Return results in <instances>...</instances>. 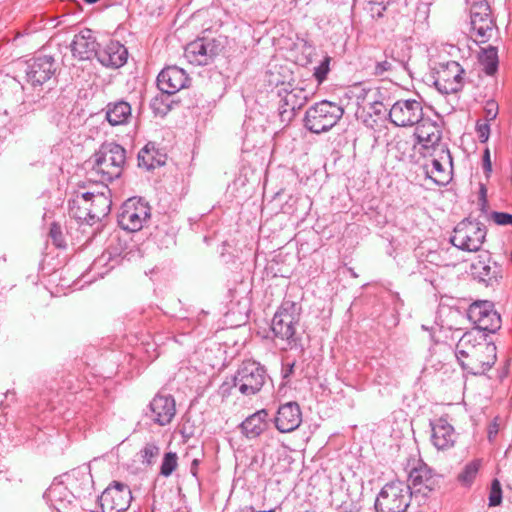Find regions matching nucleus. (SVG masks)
<instances>
[{
	"label": "nucleus",
	"mask_w": 512,
	"mask_h": 512,
	"mask_svg": "<svg viewBox=\"0 0 512 512\" xmlns=\"http://www.w3.org/2000/svg\"><path fill=\"white\" fill-rule=\"evenodd\" d=\"M468 319L475 327L471 331L495 333L501 327V317L490 301H476L467 311Z\"/></svg>",
	"instance_id": "10"
},
{
	"label": "nucleus",
	"mask_w": 512,
	"mask_h": 512,
	"mask_svg": "<svg viewBox=\"0 0 512 512\" xmlns=\"http://www.w3.org/2000/svg\"><path fill=\"white\" fill-rule=\"evenodd\" d=\"M416 125L414 136L416 137L417 142L422 144L421 148L423 151L429 152L430 147L440 143L442 130L437 122L423 117V120Z\"/></svg>",
	"instance_id": "24"
},
{
	"label": "nucleus",
	"mask_w": 512,
	"mask_h": 512,
	"mask_svg": "<svg viewBox=\"0 0 512 512\" xmlns=\"http://www.w3.org/2000/svg\"><path fill=\"white\" fill-rule=\"evenodd\" d=\"M465 70L456 61L440 63L434 74V85L442 94L457 93L464 86Z\"/></svg>",
	"instance_id": "11"
},
{
	"label": "nucleus",
	"mask_w": 512,
	"mask_h": 512,
	"mask_svg": "<svg viewBox=\"0 0 512 512\" xmlns=\"http://www.w3.org/2000/svg\"><path fill=\"white\" fill-rule=\"evenodd\" d=\"M71 497L72 494L61 483L51 485L44 493V498L50 506L58 512L71 511Z\"/></svg>",
	"instance_id": "28"
},
{
	"label": "nucleus",
	"mask_w": 512,
	"mask_h": 512,
	"mask_svg": "<svg viewBox=\"0 0 512 512\" xmlns=\"http://www.w3.org/2000/svg\"><path fill=\"white\" fill-rule=\"evenodd\" d=\"M445 172V168L443 166V162L440 161L438 158L432 159V170L431 172L426 171L427 175L434 180L435 183L438 184H444L445 180L438 179L436 177H433L432 174L436 173L438 175L443 174Z\"/></svg>",
	"instance_id": "42"
},
{
	"label": "nucleus",
	"mask_w": 512,
	"mask_h": 512,
	"mask_svg": "<svg viewBox=\"0 0 512 512\" xmlns=\"http://www.w3.org/2000/svg\"><path fill=\"white\" fill-rule=\"evenodd\" d=\"M274 422L281 433H288L297 429L302 422V413L298 403L288 402L281 405L278 408Z\"/></svg>",
	"instance_id": "22"
},
{
	"label": "nucleus",
	"mask_w": 512,
	"mask_h": 512,
	"mask_svg": "<svg viewBox=\"0 0 512 512\" xmlns=\"http://www.w3.org/2000/svg\"><path fill=\"white\" fill-rule=\"evenodd\" d=\"M294 366H295V362L287 363V364H283L282 365L281 374H282V378L284 380L289 379V377L293 374Z\"/></svg>",
	"instance_id": "49"
},
{
	"label": "nucleus",
	"mask_w": 512,
	"mask_h": 512,
	"mask_svg": "<svg viewBox=\"0 0 512 512\" xmlns=\"http://www.w3.org/2000/svg\"><path fill=\"white\" fill-rule=\"evenodd\" d=\"M88 4L96 3L98 0H84Z\"/></svg>",
	"instance_id": "53"
},
{
	"label": "nucleus",
	"mask_w": 512,
	"mask_h": 512,
	"mask_svg": "<svg viewBox=\"0 0 512 512\" xmlns=\"http://www.w3.org/2000/svg\"><path fill=\"white\" fill-rule=\"evenodd\" d=\"M258 512H275V510L274 509H270V510L258 511Z\"/></svg>",
	"instance_id": "54"
},
{
	"label": "nucleus",
	"mask_w": 512,
	"mask_h": 512,
	"mask_svg": "<svg viewBox=\"0 0 512 512\" xmlns=\"http://www.w3.org/2000/svg\"><path fill=\"white\" fill-rule=\"evenodd\" d=\"M49 237L57 248H64L66 246V241L59 223L53 222L50 225Z\"/></svg>",
	"instance_id": "39"
},
{
	"label": "nucleus",
	"mask_w": 512,
	"mask_h": 512,
	"mask_svg": "<svg viewBox=\"0 0 512 512\" xmlns=\"http://www.w3.org/2000/svg\"><path fill=\"white\" fill-rule=\"evenodd\" d=\"M479 204L481 206V210L486 212L487 207V188L485 185L481 184L479 189Z\"/></svg>",
	"instance_id": "48"
},
{
	"label": "nucleus",
	"mask_w": 512,
	"mask_h": 512,
	"mask_svg": "<svg viewBox=\"0 0 512 512\" xmlns=\"http://www.w3.org/2000/svg\"><path fill=\"white\" fill-rule=\"evenodd\" d=\"M268 412L261 409L248 416L240 425V432L249 440L258 438L269 427Z\"/></svg>",
	"instance_id": "26"
},
{
	"label": "nucleus",
	"mask_w": 512,
	"mask_h": 512,
	"mask_svg": "<svg viewBox=\"0 0 512 512\" xmlns=\"http://www.w3.org/2000/svg\"><path fill=\"white\" fill-rule=\"evenodd\" d=\"M160 454V448L155 443H146L140 450V460L142 464L151 466Z\"/></svg>",
	"instance_id": "34"
},
{
	"label": "nucleus",
	"mask_w": 512,
	"mask_h": 512,
	"mask_svg": "<svg viewBox=\"0 0 512 512\" xmlns=\"http://www.w3.org/2000/svg\"><path fill=\"white\" fill-rule=\"evenodd\" d=\"M88 193L76 194L75 197L69 201V215L79 222L91 224L88 206H87Z\"/></svg>",
	"instance_id": "31"
},
{
	"label": "nucleus",
	"mask_w": 512,
	"mask_h": 512,
	"mask_svg": "<svg viewBox=\"0 0 512 512\" xmlns=\"http://www.w3.org/2000/svg\"><path fill=\"white\" fill-rule=\"evenodd\" d=\"M223 49L222 42L215 38H198L186 45L184 56L189 63L198 66L210 64Z\"/></svg>",
	"instance_id": "12"
},
{
	"label": "nucleus",
	"mask_w": 512,
	"mask_h": 512,
	"mask_svg": "<svg viewBox=\"0 0 512 512\" xmlns=\"http://www.w3.org/2000/svg\"><path fill=\"white\" fill-rule=\"evenodd\" d=\"M56 70V62L52 56L35 57L26 69L27 82L34 87L42 86L55 75Z\"/></svg>",
	"instance_id": "18"
},
{
	"label": "nucleus",
	"mask_w": 512,
	"mask_h": 512,
	"mask_svg": "<svg viewBox=\"0 0 512 512\" xmlns=\"http://www.w3.org/2000/svg\"><path fill=\"white\" fill-rule=\"evenodd\" d=\"M498 110V104L494 100L487 101L484 107L485 120L489 122L496 119Z\"/></svg>",
	"instance_id": "46"
},
{
	"label": "nucleus",
	"mask_w": 512,
	"mask_h": 512,
	"mask_svg": "<svg viewBox=\"0 0 512 512\" xmlns=\"http://www.w3.org/2000/svg\"><path fill=\"white\" fill-rule=\"evenodd\" d=\"M105 111V118L111 126L125 125L132 117L131 105L124 100L108 103Z\"/></svg>",
	"instance_id": "29"
},
{
	"label": "nucleus",
	"mask_w": 512,
	"mask_h": 512,
	"mask_svg": "<svg viewBox=\"0 0 512 512\" xmlns=\"http://www.w3.org/2000/svg\"><path fill=\"white\" fill-rule=\"evenodd\" d=\"M109 259H110V257H109V256H108V257H106V254H103V255L99 258V260H98V261H101V260H109Z\"/></svg>",
	"instance_id": "52"
},
{
	"label": "nucleus",
	"mask_w": 512,
	"mask_h": 512,
	"mask_svg": "<svg viewBox=\"0 0 512 512\" xmlns=\"http://www.w3.org/2000/svg\"><path fill=\"white\" fill-rule=\"evenodd\" d=\"M455 356L462 370L474 376L485 375L497 360V348L479 331H468L456 344Z\"/></svg>",
	"instance_id": "1"
},
{
	"label": "nucleus",
	"mask_w": 512,
	"mask_h": 512,
	"mask_svg": "<svg viewBox=\"0 0 512 512\" xmlns=\"http://www.w3.org/2000/svg\"><path fill=\"white\" fill-rule=\"evenodd\" d=\"M99 44L91 35V30L82 31L76 34L71 43L73 56L80 60H88L97 56Z\"/></svg>",
	"instance_id": "27"
},
{
	"label": "nucleus",
	"mask_w": 512,
	"mask_h": 512,
	"mask_svg": "<svg viewBox=\"0 0 512 512\" xmlns=\"http://www.w3.org/2000/svg\"><path fill=\"white\" fill-rule=\"evenodd\" d=\"M471 273L479 282L487 286H493L503 277L501 265L491 260L490 254H480L475 262L471 264Z\"/></svg>",
	"instance_id": "20"
},
{
	"label": "nucleus",
	"mask_w": 512,
	"mask_h": 512,
	"mask_svg": "<svg viewBox=\"0 0 512 512\" xmlns=\"http://www.w3.org/2000/svg\"><path fill=\"white\" fill-rule=\"evenodd\" d=\"M476 132H477L479 141L481 143H485L489 139V135H490V125H489V123L487 121L486 122H482L480 120L477 121V123H476Z\"/></svg>",
	"instance_id": "45"
},
{
	"label": "nucleus",
	"mask_w": 512,
	"mask_h": 512,
	"mask_svg": "<svg viewBox=\"0 0 512 512\" xmlns=\"http://www.w3.org/2000/svg\"><path fill=\"white\" fill-rule=\"evenodd\" d=\"M91 174L101 182H111L122 175L126 150L115 142H105L93 155Z\"/></svg>",
	"instance_id": "2"
},
{
	"label": "nucleus",
	"mask_w": 512,
	"mask_h": 512,
	"mask_svg": "<svg viewBox=\"0 0 512 512\" xmlns=\"http://www.w3.org/2000/svg\"><path fill=\"white\" fill-rule=\"evenodd\" d=\"M264 366L254 360L243 361L234 375L233 383L244 396H252L261 391L266 382Z\"/></svg>",
	"instance_id": "7"
},
{
	"label": "nucleus",
	"mask_w": 512,
	"mask_h": 512,
	"mask_svg": "<svg viewBox=\"0 0 512 512\" xmlns=\"http://www.w3.org/2000/svg\"><path fill=\"white\" fill-rule=\"evenodd\" d=\"M412 495L409 484L392 481L382 487L374 506L377 512H406Z\"/></svg>",
	"instance_id": "5"
},
{
	"label": "nucleus",
	"mask_w": 512,
	"mask_h": 512,
	"mask_svg": "<svg viewBox=\"0 0 512 512\" xmlns=\"http://www.w3.org/2000/svg\"><path fill=\"white\" fill-rule=\"evenodd\" d=\"M278 111L281 122L289 123L308 101V93L304 88L293 87L290 83L277 88Z\"/></svg>",
	"instance_id": "9"
},
{
	"label": "nucleus",
	"mask_w": 512,
	"mask_h": 512,
	"mask_svg": "<svg viewBox=\"0 0 512 512\" xmlns=\"http://www.w3.org/2000/svg\"><path fill=\"white\" fill-rule=\"evenodd\" d=\"M176 414L175 399L171 395L156 394L147 406L145 416L155 424L165 426Z\"/></svg>",
	"instance_id": "16"
},
{
	"label": "nucleus",
	"mask_w": 512,
	"mask_h": 512,
	"mask_svg": "<svg viewBox=\"0 0 512 512\" xmlns=\"http://www.w3.org/2000/svg\"><path fill=\"white\" fill-rule=\"evenodd\" d=\"M344 109L327 100H323L311 106L305 113L304 125L315 134L329 131L342 118Z\"/></svg>",
	"instance_id": "4"
},
{
	"label": "nucleus",
	"mask_w": 512,
	"mask_h": 512,
	"mask_svg": "<svg viewBox=\"0 0 512 512\" xmlns=\"http://www.w3.org/2000/svg\"><path fill=\"white\" fill-rule=\"evenodd\" d=\"M482 162H483V169H484L485 173L488 176L491 173V171H492V164H491V159H490V151H489L488 148H486L484 153H483Z\"/></svg>",
	"instance_id": "47"
},
{
	"label": "nucleus",
	"mask_w": 512,
	"mask_h": 512,
	"mask_svg": "<svg viewBox=\"0 0 512 512\" xmlns=\"http://www.w3.org/2000/svg\"><path fill=\"white\" fill-rule=\"evenodd\" d=\"M491 219L500 226H512V214L506 212L494 211L491 213Z\"/></svg>",
	"instance_id": "43"
},
{
	"label": "nucleus",
	"mask_w": 512,
	"mask_h": 512,
	"mask_svg": "<svg viewBox=\"0 0 512 512\" xmlns=\"http://www.w3.org/2000/svg\"><path fill=\"white\" fill-rule=\"evenodd\" d=\"M411 491L427 496L439 484V476L425 463L419 461L409 472Z\"/></svg>",
	"instance_id": "17"
},
{
	"label": "nucleus",
	"mask_w": 512,
	"mask_h": 512,
	"mask_svg": "<svg viewBox=\"0 0 512 512\" xmlns=\"http://www.w3.org/2000/svg\"><path fill=\"white\" fill-rule=\"evenodd\" d=\"M170 95L164 92L156 95L150 102V107L155 115L165 116L171 110V104L168 102Z\"/></svg>",
	"instance_id": "33"
},
{
	"label": "nucleus",
	"mask_w": 512,
	"mask_h": 512,
	"mask_svg": "<svg viewBox=\"0 0 512 512\" xmlns=\"http://www.w3.org/2000/svg\"><path fill=\"white\" fill-rule=\"evenodd\" d=\"M178 467V456L175 452H167L164 454L160 466V475L169 477Z\"/></svg>",
	"instance_id": "35"
},
{
	"label": "nucleus",
	"mask_w": 512,
	"mask_h": 512,
	"mask_svg": "<svg viewBox=\"0 0 512 512\" xmlns=\"http://www.w3.org/2000/svg\"><path fill=\"white\" fill-rule=\"evenodd\" d=\"M422 154L424 156H432L433 158L440 159L441 162L449 163L452 165V156L448 147L445 144L438 143L432 147H430V151H423Z\"/></svg>",
	"instance_id": "36"
},
{
	"label": "nucleus",
	"mask_w": 512,
	"mask_h": 512,
	"mask_svg": "<svg viewBox=\"0 0 512 512\" xmlns=\"http://www.w3.org/2000/svg\"><path fill=\"white\" fill-rule=\"evenodd\" d=\"M489 503L490 507L499 506L502 502V488L501 483L498 479H493L489 492Z\"/></svg>",
	"instance_id": "40"
},
{
	"label": "nucleus",
	"mask_w": 512,
	"mask_h": 512,
	"mask_svg": "<svg viewBox=\"0 0 512 512\" xmlns=\"http://www.w3.org/2000/svg\"><path fill=\"white\" fill-rule=\"evenodd\" d=\"M431 442L438 450H447L454 446L457 433L454 427L444 418L430 421Z\"/></svg>",
	"instance_id": "21"
},
{
	"label": "nucleus",
	"mask_w": 512,
	"mask_h": 512,
	"mask_svg": "<svg viewBox=\"0 0 512 512\" xmlns=\"http://www.w3.org/2000/svg\"><path fill=\"white\" fill-rule=\"evenodd\" d=\"M198 466H199V460L198 459H194L191 463V467H190V473L194 476V477H197V472H198Z\"/></svg>",
	"instance_id": "51"
},
{
	"label": "nucleus",
	"mask_w": 512,
	"mask_h": 512,
	"mask_svg": "<svg viewBox=\"0 0 512 512\" xmlns=\"http://www.w3.org/2000/svg\"><path fill=\"white\" fill-rule=\"evenodd\" d=\"M300 306L293 301H284L276 311L271 324L274 337L284 341L290 349L301 346V338L296 334L300 321Z\"/></svg>",
	"instance_id": "3"
},
{
	"label": "nucleus",
	"mask_w": 512,
	"mask_h": 512,
	"mask_svg": "<svg viewBox=\"0 0 512 512\" xmlns=\"http://www.w3.org/2000/svg\"><path fill=\"white\" fill-rule=\"evenodd\" d=\"M190 77L186 71L178 66H167L158 74L157 86L161 92L173 95L189 87Z\"/></svg>",
	"instance_id": "19"
},
{
	"label": "nucleus",
	"mask_w": 512,
	"mask_h": 512,
	"mask_svg": "<svg viewBox=\"0 0 512 512\" xmlns=\"http://www.w3.org/2000/svg\"><path fill=\"white\" fill-rule=\"evenodd\" d=\"M385 10H386V5L383 0L382 1H378V0H370L369 1V11L373 18L382 17Z\"/></svg>",
	"instance_id": "44"
},
{
	"label": "nucleus",
	"mask_w": 512,
	"mask_h": 512,
	"mask_svg": "<svg viewBox=\"0 0 512 512\" xmlns=\"http://www.w3.org/2000/svg\"><path fill=\"white\" fill-rule=\"evenodd\" d=\"M480 467V460H473L466 464L463 471L459 474L458 479L463 484H471L475 479Z\"/></svg>",
	"instance_id": "37"
},
{
	"label": "nucleus",
	"mask_w": 512,
	"mask_h": 512,
	"mask_svg": "<svg viewBox=\"0 0 512 512\" xmlns=\"http://www.w3.org/2000/svg\"><path fill=\"white\" fill-rule=\"evenodd\" d=\"M330 61L331 58L329 56H325L321 63L314 68L313 75L319 84L326 79L327 74L330 71Z\"/></svg>",
	"instance_id": "41"
},
{
	"label": "nucleus",
	"mask_w": 512,
	"mask_h": 512,
	"mask_svg": "<svg viewBox=\"0 0 512 512\" xmlns=\"http://www.w3.org/2000/svg\"><path fill=\"white\" fill-rule=\"evenodd\" d=\"M150 216L149 204L141 198L133 197L123 203L117 221L123 230L137 232L143 228Z\"/></svg>",
	"instance_id": "8"
},
{
	"label": "nucleus",
	"mask_w": 512,
	"mask_h": 512,
	"mask_svg": "<svg viewBox=\"0 0 512 512\" xmlns=\"http://www.w3.org/2000/svg\"><path fill=\"white\" fill-rule=\"evenodd\" d=\"M511 261H512V252H511Z\"/></svg>",
	"instance_id": "55"
},
{
	"label": "nucleus",
	"mask_w": 512,
	"mask_h": 512,
	"mask_svg": "<svg viewBox=\"0 0 512 512\" xmlns=\"http://www.w3.org/2000/svg\"><path fill=\"white\" fill-rule=\"evenodd\" d=\"M164 157L155 149L153 144L148 143L138 153V165L151 170L164 165Z\"/></svg>",
	"instance_id": "30"
},
{
	"label": "nucleus",
	"mask_w": 512,
	"mask_h": 512,
	"mask_svg": "<svg viewBox=\"0 0 512 512\" xmlns=\"http://www.w3.org/2000/svg\"><path fill=\"white\" fill-rule=\"evenodd\" d=\"M388 115L396 127H412L423 120V105L416 99H400L391 106Z\"/></svg>",
	"instance_id": "13"
},
{
	"label": "nucleus",
	"mask_w": 512,
	"mask_h": 512,
	"mask_svg": "<svg viewBox=\"0 0 512 512\" xmlns=\"http://www.w3.org/2000/svg\"><path fill=\"white\" fill-rule=\"evenodd\" d=\"M486 227L470 219H464L454 228L450 242L456 248L467 251H479L486 238Z\"/></svg>",
	"instance_id": "6"
},
{
	"label": "nucleus",
	"mask_w": 512,
	"mask_h": 512,
	"mask_svg": "<svg viewBox=\"0 0 512 512\" xmlns=\"http://www.w3.org/2000/svg\"><path fill=\"white\" fill-rule=\"evenodd\" d=\"M128 51L118 41H109L104 47L99 48L97 60L101 65L111 69H118L127 62Z\"/></svg>",
	"instance_id": "23"
},
{
	"label": "nucleus",
	"mask_w": 512,
	"mask_h": 512,
	"mask_svg": "<svg viewBox=\"0 0 512 512\" xmlns=\"http://www.w3.org/2000/svg\"><path fill=\"white\" fill-rule=\"evenodd\" d=\"M104 190L97 193L87 192V206L92 225L101 221L110 212L112 204L109 195L110 191L107 187H104Z\"/></svg>",
	"instance_id": "25"
},
{
	"label": "nucleus",
	"mask_w": 512,
	"mask_h": 512,
	"mask_svg": "<svg viewBox=\"0 0 512 512\" xmlns=\"http://www.w3.org/2000/svg\"><path fill=\"white\" fill-rule=\"evenodd\" d=\"M396 60L392 58L388 60L385 58L384 60H378L372 67L371 74L376 77H385L387 74L391 73L395 66L394 63Z\"/></svg>",
	"instance_id": "38"
},
{
	"label": "nucleus",
	"mask_w": 512,
	"mask_h": 512,
	"mask_svg": "<svg viewBox=\"0 0 512 512\" xmlns=\"http://www.w3.org/2000/svg\"><path fill=\"white\" fill-rule=\"evenodd\" d=\"M479 63L487 75H493L496 73L499 63L497 48L488 46L487 48L482 49L479 54Z\"/></svg>",
	"instance_id": "32"
},
{
	"label": "nucleus",
	"mask_w": 512,
	"mask_h": 512,
	"mask_svg": "<svg viewBox=\"0 0 512 512\" xmlns=\"http://www.w3.org/2000/svg\"><path fill=\"white\" fill-rule=\"evenodd\" d=\"M369 105L375 114H378V115L381 114L382 107H383V104L381 102L373 101V102H370Z\"/></svg>",
	"instance_id": "50"
},
{
	"label": "nucleus",
	"mask_w": 512,
	"mask_h": 512,
	"mask_svg": "<svg viewBox=\"0 0 512 512\" xmlns=\"http://www.w3.org/2000/svg\"><path fill=\"white\" fill-rule=\"evenodd\" d=\"M471 28L479 42H487L496 29L487 1L475 0L470 8Z\"/></svg>",
	"instance_id": "14"
},
{
	"label": "nucleus",
	"mask_w": 512,
	"mask_h": 512,
	"mask_svg": "<svg viewBox=\"0 0 512 512\" xmlns=\"http://www.w3.org/2000/svg\"><path fill=\"white\" fill-rule=\"evenodd\" d=\"M132 501V492L128 485L113 481L98 499L103 512H125Z\"/></svg>",
	"instance_id": "15"
}]
</instances>
